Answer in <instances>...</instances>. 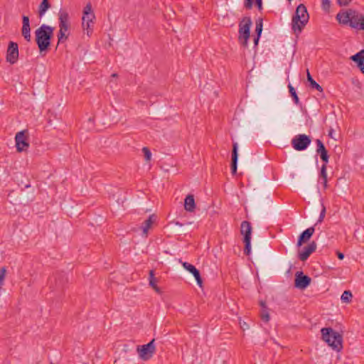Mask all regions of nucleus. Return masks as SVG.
Segmentation results:
<instances>
[{"mask_svg": "<svg viewBox=\"0 0 364 364\" xmlns=\"http://www.w3.org/2000/svg\"><path fill=\"white\" fill-rule=\"evenodd\" d=\"M53 31L54 28L46 24H42L36 30V41L41 53L48 49L53 36Z\"/></svg>", "mask_w": 364, "mask_h": 364, "instance_id": "nucleus-1", "label": "nucleus"}, {"mask_svg": "<svg viewBox=\"0 0 364 364\" xmlns=\"http://www.w3.org/2000/svg\"><path fill=\"white\" fill-rule=\"evenodd\" d=\"M322 339L334 350L339 352L343 348V336L332 328H323L321 330Z\"/></svg>", "mask_w": 364, "mask_h": 364, "instance_id": "nucleus-2", "label": "nucleus"}, {"mask_svg": "<svg viewBox=\"0 0 364 364\" xmlns=\"http://www.w3.org/2000/svg\"><path fill=\"white\" fill-rule=\"evenodd\" d=\"M309 19V13L306 7L303 4H299L292 17L291 25L292 30L296 33H301L304 27L306 25Z\"/></svg>", "mask_w": 364, "mask_h": 364, "instance_id": "nucleus-3", "label": "nucleus"}, {"mask_svg": "<svg viewBox=\"0 0 364 364\" xmlns=\"http://www.w3.org/2000/svg\"><path fill=\"white\" fill-rule=\"evenodd\" d=\"M252 23V20L250 17H245L239 24L238 40L244 47L247 46Z\"/></svg>", "mask_w": 364, "mask_h": 364, "instance_id": "nucleus-4", "label": "nucleus"}, {"mask_svg": "<svg viewBox=\"0 0 364 364\" xmlns=\"http://www.w3.org/2000/svg\"><path fill=\"white\" fill-rule=\"evenodd\" d=\"M95 18V16L92 11V5L90 3H88L84 8L82 18V25L84 31H86L87 36H90L92 32V27L93 26Z\"/></svg>", "mask_w": 364, "mask_h": 364, "instance_id": "nucleus-5", "label": "nucleus"}, {"mask_svg": "<svg viewBox=\"0 0 364 364\" xmlns=\"http://www.w3.org/2000/svg\"><path fill=\"white\" fill-rule=\"evenodd\" d=\"M154 341L155 340L152 339L147 344L137 346L136 351L141 360H148L153 356L156 350Z\"/></svg>", "mask_w": 364, "mask_h": 364, "instance_id": "nucleus-6", "label": "nucleus"}, {"mask_svg": "<svg viewBox=\"0 0 364 364\" xmlns=\"http://www.w3.org/2000/svg\"><path fill=\"white\" fill-rule=\"evenodd\" d=\"M311 139L309 136L300 134L291 139V146L296 151H304L310 145Z\"/></svg>", "mask_w": 364, "mask_h": 364, "instance_id": "nucleus-7", "label": "nucleus"}, {"mask_svg": "<svg viewBox=\"0 0 364 364\" xmlns=\"http://www.w3.org/2000/svg\"><path fill=\"white\" fill-rule=\"evenodd\" d=\"M16 147L18 152L26 151L29 147L28 130L24 129L16 133L15 136Z\"/></svg>", "mask_w": 364, "mask_h": 364, "instance_id": "nucleus-8", "label": "nucleus"}, {"mask_svg": "<svg viewBox=\"0 0 364 364\" xmlns=\"http://www.w3.org/2000/svg\"><path fill=\"white\" fill-rule=\"evenodd\" d=\"M311 279L303 273L296 272L295 274L294 286L299 289H304L310 285Z\"/></svg>", "mask_w": 364, "mask_h": 364, "instance_id": "nucleus-9", "label": "nucleus"}, {"mask_svg": "<svg viewBox=\"0 0 364 364\" xmlns=\"http://www.w3.org/2000/svg\"><path fill=\"white\" fill-rule=\"evenodd\" d=\"M18 58V46L15 42L10 41L6 52V60L11 64L16 63Z\"/></svg>", "mask_w": 364, "mask_h": 364, "instance_id": "nucleus-10", "label": "nucleus"}, {"mask_svg": "<svg viewBox=\"0 0 364 364\" xmlns=\"http://www.w3.org/2000/svg\"><path fill=\"white\" fill-rule=\"evenodd\" d=\"M363 23L364 15L350 9V26L359 30Z\"/></svg>", "mask_w": 364, "mask_h": 364, "instance_id": "nucleus-11", "label": "nucleus"}, {"mask_svg": "<svg viewBox=\"0 0 364 364\" xmlns=\"http://www.w3.org/2000/svg\"><path fill=\"white\" fill-rule=\"evenodd\" d=\"M316 247L317 245L315 241L311 242L307 246L303 248L301 252H299V259L302 262L306 261L309 256L316 251Z\"/></svg>", "mask_w": 364, "mask_h": 364, "instance_id": "nucleus-12", "label": "nucleus"}, {"mask_svg": "<svg viewBox=\"0 0 364 364\" xmlns=\"http://www.w3.org/2000/svg\"><path fill=\"white\" fill-rule=\"evenodd\" d=\"M58 19L59 31L67 32L69 29V15L68 12L60 9L58 13Z\"/></svg>", "mask_w": 364, "mask_h": 364, "instance_id": "nucleus-13", "label": "nucleus"}, {"mask_svg": "<svg viewBox=\"0 0 364 364\" xmlns=\"http://www.w3.org/2000/svg\"><path fill=\"white\" fill-rule=\"evenodd\" d=\"M315 232L314 226L310 227L304 230L299 236L296 246L301 247L304 243L307 242Z\"/></svg>", "mask_w": 364, "mask_h": 364, "instance_id": "nucleus-14", "label": "nucleus"}, {"mask_svg": "<svg viewBox=\"0 0 364 364\" xmlns=\"http://www.w3.org/2000/svg\"><path fill=\"white\" fill-rule=\"evenodd\" d=\"M316 143L317 146L316 153L319 154L321 159L323 161V164L327 165L329 156L323 143L318 139L316 140Z\"/></svg>", "mask_w": 364, "mask_h": 364, "instance_id": "nucleus-15", "label": "nucleus"}, {"mask_svg": "<svg viewBox=\"0 0 364 364\" xmlns=\"http://www.w3.org/2000/svg\"><path fill=\"white\" fill-rule=\"evenodd\" d=\"M22 29L21 33L22 36L24 37L25 40L28 42L31 41V27H30V22H29V18L27 16H22Z\"/></svg>", "mask_w": 364, "mask_h": 364, "instance_id": "nucleus-16", "label": "nucleus"}, {"mask_svg": "<svg viewBox=\"0 0 364 364\" xmlns=\"http://www.w3.org/2000/svg\"><path fill=\"white\" fill-rule=\"evenodd\" d=\"M238 144L237 142L232 144V163H231V171L232 173L235 174L237 172V160H238Z\"/></svg>", "mask_w": 364, "mask_h": 364, "instance_id": "nucleus-17", "label": "nucleus"}, {"mask_svg": "<svg viewBox=\"0 0 364 364\" xmlns=\"http://www.w3.org/2000/svg\"><path fill=\"white\" fill-rule=\"evenodd\" d=\"M350 60L357 63L360 71L364 74V50L355 53L350 57Z\"/></svg>", "mask_w": 364, "mask_h": 364, "instance_id": "nucleus-18", "label": "nucleus"}, {"mask_svg": "<svg viewBox=\"0 0 364 364\" xmlns=\"http://www.w3.org/2000/svg\"><path fill=\"white\" fill-rule=\"evenodd\" d=\"M240 233L244 236L243 239H251L252 226L250 222L245 220L241 223Z\"/></svg>", "mask_w": 364, "mask_h": 364, "instance_id": "nucleus-19", "label": "nucleus"}, {"mask_svg": "<svg viewBox=\"0 0 364 364\" xmlns=\"http://www.w3.org/2000/svg\"><path fill=\"white\" fill-rule=\"evenodd\" d=\"M184 208L188 212H193L196 208V203L193 195H188L184 200Z\"/></svg>", "mask_w": 364, "mask_h": 364, "instance_id": "nucleus-20", "label": "nucleus"}, {"mask_svg": "<svg viewBox=\"0 0 364 364\" xmlns=\"http://www.w3.org/2000/svg\"><path fill=\"white\" fill-rule=\"evenodd\" d=\"M350 17V9L346 12L338 13L336 15V18L339 23L343 24H349Z\"/></svg>", "mask_w": 364, "mask_h": 364, "instance_id": "nucleus-21", "label": "nucleus"}, {"mask_svg": "<svg viewBox=\"0 0 364 364\" xmlns=\"http://www.w3.org/2000/svg\"><path fill=\"white\" fill-rule=\"evenodd\" d=\"M50 8V4L49 0H43L38 6V16L42 18Z\"/></svg>", "mask_w": 364, "mask_h": 364, "instance_id": "nucleus-22", "label": "nucleus"}, {"mask_svg": "<svg viewBox=\"0 0 364 364\" xmlns=\"http://www.w3.org/2000/svg\"><path fill=\"white\" fill-rule=\"evenodd\" d=\"M55 282V288H62L64 284L68 281V278L64 273H60L54 277Z\"/></svg>", "mask_w": 364, "mask_h": 364, "instance_id": "nucleus-23", "label": "nucleus"}, {"mask_svg": "<svg viewBox=\"0 0 364 364\" xmlns=\"http://www.w3.org/2000/svg\"><path fill=\"white\" fill-rule=\"evenodd\" d=\"M154 215H150L148 219H146L142 224L141 229L143 231V235L146 237L147 236L148 230L154 223Z\"/></svg>", "mask_w": 364, "mask_h": 364, "instance_id": "nucleus-24", "label": "nucleus"}, {"mask_svg": "<svg viewBox=\"0 0 364 364\" xmlns=\"http://www.w3.org/2000/svg\"><path fill=\"white\" fill-rule=\"evenodd\" d=\"M327 165L323 164L321 168L319 177L323 180V185L324 188H326L328 186L327 181V172H326Z\"/></svg>", "mask_w": 364, "mask_h": 364, "instance_id": "nucleus-25", "label": "nucleus"}, {"mask_svg": "<svg viewBox=\"0 0 364 364\" xmlns=\"http://www.w3.org/2000/svg\"><path fill=\"white\" fill-rule=\"evenodd\" d=\"M307 80L310 83V86L311 88L316 89L320 92L323 91L322 87L312 78L309 70H307Z\"/></svg>", "mask_w": 364, "mask_h": 364, "instance_id": "nucleus-26", "label": "nucleus"}, {"mask_svg": "<svg viewBox=\"0 0 364 364\" xmlns=\"http://www.w3.org/2000/svg\"><path fill=\"white\" fill-rule=\"evenodd\" d=\"M254 0H245L244 6L247 9H250L252 7ZM256 5L259 11L262 9V0H255Z\"/></svg>", "mask_w": 364, "mask_h": 364, "instance_id": "nucleus-27", "label": "nucleus"}, {"mask_svg": "<svg viewBox=\"0 0 364 364\" xmlns=\"http://www.w3.org/2000/svg\"><path fill=\"white\" fill-rule=\"evenodd\" d=\"M288 88H289V94H290L291 97H292L294 102L297 105H299V99L296 92L294 87L291 84H289Z\"/></svg>", "mask_w": 364, "mask_h": 364, "instance_id": "nucleus-28", "label": "nucleus"}, {"mask_svg": "<svg viewBox=\"0 0 364 364\" xmlns=\"http://www.w3.org/2000/svg\"><path fill=\"white\" fill-rule=\"evenodd\" d=\"M149 285L153 287L157 292L159 291V289L156 286V279L154 277V271L151 270L149 272Z\"/></svg>", "mask_w": 364, "mask_h": 364, "instance_id": "nucleus-29", "label": "nucleus"}, {"mask_svg": "<svg viewBox=\"0 0 364 364\" xmlns=\"http://www.w3.org/2000/svg\"><path fill=\"white\" fill-rule=\"evenodd\" d=\"M353 297L352 293L349 290H346L342 294L341 299L344 303H349Z\"/></svg>", "mask_w": 364, "mask_h": 364, "instance_id": "nucleus-30", "label": "nucleus"}, {"mask_svg": "<svg viewBox=\"0 0 364 364\" xmlns=\"http://www.w3.org/2000/svg\"><path fill=\"white\" fill-rule=\"evenodd\" d=\"M245 243L244 253L246 255H250L251 252V239H243Z\"/></svg>", "mask_w": 364, "mask_h": 364, "instance_id": "nucleus-31", "label": "nucleus"}, {"mask_svg": "<svg viewBox=\"0 0 364 364\" xmlns=\"http://www.w3.org/2000/svg\"><path fill=\"white\" fill-rule=\"evenodd\" d=\"M191 274L193 275V277H195L196 282H197V284L201 287L202 286V284H203V280L201 279V277H200V272L199 270L197 269V268H195V269L191 272Z\"/></svg>", "mask_w": 364, "mask_h": 364, "instance_id": "nucleus-32", "label": "nucleus"}, {"mask_svg": "<svg viewBox=\"0 0 364 364\" xmlns=\"http://www.w3.org/2000/svg\"><path fill=\"white\" fill-rule=\"evenodd\" d=\"M191 274L193 275V277H195L196 282H197V284L201 287L202 286V284H203V280L201 279V277H200V272L199 270L197 269V268H195V269L191 272Z\"/></svg>", "mask_w": 364, "mask_h": 364, "instance_id": "nucleus-33", "label": "nucleus"}, {"mask_svg": "<svg viewBox=\"0 0 364 364\" xmlns=\"http://www.w3.org/2000/svg\"><path fill=\"white\" fill-rule=\"evenodd\" d=\"M262 19L259 18L258 21H256V28H255V32L256 36H261L262 31Z\"/></svg>", "mask_w": 364, "mask_h": 364, "instance_id": "nucleus-34", "label": "nucleus"}, {"mask_svg": "<svg viewBox=\"0 0 364 364\" xmlns=\"http://www.w3.org/2000/svg\"><path fill=\"white\" fill-rule=\"evenodd\" d=\"M179 262H180V263H181L183 268L185 269H186L187 271H188L190 273H191V272H193L195 269V268H196L194 265H193L187 262H182L181 259H180Z\"/></svg>", "mask_w": 364, "mask_h": 364, "instance_id": "nucleus-35", "label": "nucleus"}, {"mask_svg": "<svg viewBox=\"0 0 364 364\" xmlns=\"http://www.w3.org/2000/svg\"><path fill=\"white\" fill-rule=\"evenodd\" d=\"M261 318L264 322H268L269 321L270 317L267 309H262Z\"/></svg>", "mask_w": 364, "mask_h": 364, "instance_id": "nucleus-36", "label": "nucleus"}, {"mask_svg": "<svg viewBox=\"0 0 364 364\" xmlns=\"http://www.w3.org/2000/svg\"><path fill=\"white\" fill-rule=\"evenodd\" d=\"M142 152L144 154V157H145L146 161H150L151 160V153L149 149L147 148V147H144L142 149Z\"/></svg>", "mask_w": 364, "mask_h": 364, "instance_id": "nucleus-37", "label": "nucleus"}, {"mask_svg": "<svg viewBox=\"0 0 364 364\" xmlns=\"http://www.w3.org/2000/svg\"><path fill=\"white\" fill-rule=\"evenodd\" d=\"M58 42H61L63 39L66 40L68 38V35H66V32H63L62 31H59L58 34Z\"/></svg>", "mask_w": 364, "mask_h": 364, "instance_id": "nucleus-38", "label": "nucleus"}, {"mask_svg": "<svg viewBox=\"0 0 364 364\" xmlns=\"http://www.w3.org/2000/svg\"><path fill=\"white\" fill-rule=\"evenodd\" d=\"M325 215H326V208L324 207V205H323L322 210L320 213L319 218L317 220V223H321L323 221V220L325 217Z\"/></svg>", "mask_w": 364, "mask_h": 364, "instance_id": "nucleus-39", "label": "nucleus"}, {"mask_svg": "<svg viewBox=\"0 0 364 364\" xmlns=\"http://www.w3.org/2000/svg\"><path fill=\"white\" fill-rule=\"evenodd\" d=\"M330 0H322V8L325 11H328L330 8Z\"/></svg>", "mask_w": 364, "mask_h": 364, "instance_id": "nucleus-40", "label": "nucleus"}, {"mask_svg": "<svg viewBox=\"0 0 364 364\" xmlns=\"http://www.w3.org/2000/svg\"><path fill=\"white\" fill-rule=\"evenodd\" d=\"M352 0H336L337 4L341 6H346L349 5Z\"/></svg>", "mask_w": 364, "mask_h": 364, "instance_id": "nucleus-41", "label": "nucleus"}, {"mask_svg": "<svg viewBox=\"0 0 364 364\" xmlns=\"http://www.w3.org/2000/svg\"><path fill=\"white\" fill-rule=\"evenodd\" d=\"M261 36H256L254 38V43H255V45L257 46L258 44V41L259 40V38Z\"/></svg>", "mask_w": 364, "mask_h": 364, "instance_id": "nucleus-42", "label": "nucleus"}, {"mask_svg": "<svg viewBox=\"0 0 364 364\" xmlns=\"http://www.w3.org/2000/svg\"><path fill=\"white\" fill-rule=\"evenodd\" d=\"M337 255L339 259H343L344 258V255L342 252H338Z\"/></svg>", "mask_w": 364, "mask_h": 364, "instance_id": "nucleus-43", "label": "nucleus"}, {"mask_svg": "<svg viewBox=\"0 0 364 364\" xmlns=\"http://www.w3.org/2000/svg\"><path fill=\"white\" fill-rule=\"evenodd\" d=\"M260 305L262 306V309H267V306L265 305V303H264V301H261V302H260Z\"/></svg>", "mask_w": 364, "mask_h": 364, "instance_id": "nucleus-44", "label": "nucleus"}, {"mask_svg": "<svg viewBox=\"0 0 364 364\" xmlns=\"http://www.w3.org/2000/svg\"><path fill=\"white\" fill-rule=\"evenodd\" d=\"M333 129H330L329 132H328V136L331 138H333Z\"/></svg>", "mask_w": 364, "mask_h": 364, "instance_id": "nucleus-45", "label": "nucleus"}, {"mask_svg": "<svg viewBox=\"0 0 364 364\" xmlns=\"http://www.w3.org/2000/svg\"><path fill=\"white\" fill-rule=\"evenodd\" d=\"M175 224H176V225L179 226V227H182V226L183 225V223H180V222H178V221H176V222L175 223Z\"/></svg>", "mask_w": 364, "mask_h": 364, "instance_id": "nucleus-46", "label": "nucleus"}, {"mask_svg": "<svg viewBox=\"0 0 364 364\" xmlns=\"http://www.w3.org/2000/svg\"><path fill=\"white\" fill-rule=\"evenodd\" d=\"M359 30H363L364 31V23H363V26H362Z\"/></svg>", "mask_w": 364, "mask_h": 364, "instance_id": "nucleus-47", "label": "nucleus"}, {"mask_svg": "<svg viewBox=\"0 0 364 364\" xmlns=\"http://www.w3.org/2000/svg\"><path fill=\"white\" fill-rule=\"evenodd\" d=\"M117 75L116 73H114L112 75V77H116Z\"/></svg>", "mask_w": 364, "mask_h": 364, "instance_id": "nucleus-48", "label": "nucleus"}]
</instances>
